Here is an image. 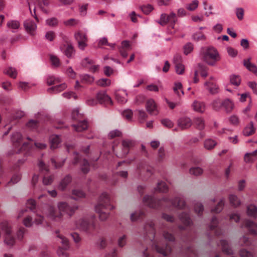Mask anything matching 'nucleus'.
Listing matches in <instances>:
<instances>
[{"mask_svg":"<svg viewBox=\"0 0 257 257\" xmlns=\"http://www.w3.org/2000/svg\"><path fill=\"white\" fill-rule=\"evenodd\" d=\"M58 211L50 205H47L43 210V212L50 219L55 221H61L64 215L72 216L78 209L76 204H70L66 201H60L57 204Z\"/></svg>","mask_w":257,"mask_h":257,"instance_id":"1","label":"nucleus"},{"mask_svg":"<svg viewBox=\"0 0 257 257\" xmlns=\"http://www.w3.org/2000/svg\"><path fill=\"white\" fill-rule=\"evenodd\" d=\"M157 22L162 26H165L168 23V16L166 14H162L160 17V20Z\"/></svg>","mask_w":257,"mask_h":257,"instance_id":"61","label":"nucleus"},{"mask_svg":"<svg viewBox=\"0 0 257 257\" xmlns=\"http://www.w3.org/2000/svg\"><path fill=\"white\" fill-rule=\"evenodd\" d=\"M230 82L235 86H238L241 82V78L239 75L232 74L230 76Z\"/></svg>","mask_w":257,"mask_h":257,"instance_id":"41","label":"nucleus"},{"mask_svg":"<svg viewBox=\"0 0 257 257\" xmlns=\"http://www.w3.org/2000/svg\"><path fill=\"white\" fill-rule=\"evenodd\" d=\"M144 204L150 208L159 209L161 207H167L171 204L173 207L180 209H183L186 207V203L183 196L179 195L173 199L168 197H164L160 199H157L151 195H146L143 198Z\"/></svg>","mask_w":257,"mask_h":257,"instance_id":"2","label":"nucleus"},{"mask_svg":"<svg viewBox=\"0 0 257 257\" xmlns=\"http://www.w3.org/2000/svg\"><path fill=\"white\" fill-rule=\"evenodd\" d=\"M127 94L125 90H119L115 92V99L118 102L124 104L127 101Z\"/></svg>","mask_w":257,"mask_h":257,"instance_id":"18","label":"nucleus"},{"mask_svg":"<svg viewBox=\"0 0 257 257\" xmlns=\"http://www.w3.org/2000/svg\"><path fill=\"white\" fill-rule=\"evenodd\" d=\"M24 26L27 32L31 35L35 34L37 30L36 24L31 20H27L24 23Z\"/></svg>","mask_w":257,"mask_h":257,"instance_id":"12","label":"nucleus"},{"mask_svg":"<svg viewBox=\"0 0 257 257\" xmlns=\"http://www.w3.org/2000/svg\"><path fill=\"white\" fill-rule=\"evenodd\" d=\"M81 81L86 84H91L94 82V78L88 74H83L80 75Z\"/></svg>","mask_w":257,"mask_h":257,"instance_id":"39","label":"nucleus"},{"mask_svg":"<svg viewBox=\"0 0 257 257\" xmlns=\"http://www.w3.org/2000/svg\"><path fill=\"white\" fill-rule=\"evenodd\" d=\"M239 243L241 246H248L250 245L251 242L248 237L243 236L239 239Z\"/></svg>","mask_w":257,"mask_h":257,"instance_id":"54","label":"nucleus"},{"mask_svg":"<svg viewBox=\"0 0 257 257\" xmlns=\"http://www.w3.org/2000/svg\"><path fill=\"white\" fill-rule=\"evenodd\" d=\"M111 81L109 79L107 78H101L97 81L96 84L97 85L105 87L110 85Z\"/></svg>","mask_w":257,"mask_h":257,"instance_id":"53","label":"nucleus"},{"mask_svg":"<svg viewBox=\"0 0 257 257\" xmlns=\"http://www.w3.org/2000/svg\"><path fill=\"white\" fill-rule=\"evenodd\" d=\"M257 160V149L251 153H246L244 156V161L246 163H252Z\"/></svg>","mask_w":257,"mask_h":257,"instance_id":"24","label":"nucleus"},{"mask_svg":"<svg viewBox=\"0 0 257 257\" xmlns=\"http://www.w3.org/2000/svg\"><path fill=\"white\" fill-rule=\"evenodd\" d=\"M80 163L81 164V169L83 173L86 174L89 171V164L86 159L81 160V157L78 154H75V157L73 161V164H76Z\"/></svg>","mask_w":257,"mask_h":257,"instance_id":"10","label":"nucleus"},{"mask_svg":"<svg viewBox=\"0 0 257 257\" xmlns=\"http://www.w3.org/2000/svg\"><path fill=\"white\" fill-rule=\"evenodd\" d=\"M74 37L78 42V48L81 50H84L87 46V38L86 34L78 32L75 34Z\"/></svg>","mask_w":257,"mask_h":257,"instance_id":"9","label":"nucleus"},{"mask_svg":"<svg viewBox=\"0 0 257 257\" xmlns=\"http://www.w3.org/2000/svg\"><path fill=\"white\" fill-rule=\"evenodd\" d=\"M77 121L78 123L77 124L72 125L75 131L82 132L88 128V124L87 121L85 120H80V119Z\"/></svg>","mask_w":257,"mask_h":257,"instance_id":"21","label":"nucleus"},{"mask_svg":"<svg viewBox=\"0 0 257 257\" xmlns=\"http://www.w3.org/2000/svg\"><path fill=\"white\" fill-rule=\"evenodd\" d=\"M222 107L224 108L225 111L227 113L230 112L234 108V103L233 101L228 99L226 98L222 101Z\"/></svg>","mask_w":257,"mask_h":257,"instance_id":"26","label":"nucleus"},{"mask_svg":"<svg viewBox=\"0 0 257 257\" xmlns=\"http://www.w3.org/2000/svg\"><path fill=\"white\" fill-rule=\"evenodd\" d=\"M155 190L160 192H166L168 190V187L165 182L160 181L158 183L157 186L155 188Z\"/></svg>","mask_w":257,"mask_h":257,"instance_id":"44","label":"nucleus"},{"mask_svg":"<svg viewBox=\"0 0 257 257\" xmlns=\"http://www.w3.org/2000/svg\"><path fill=\"white\" fill-rule=\"evenodd\" d=\"M96 97L98 101L101 103L112 104L111 98L106 94L105 91H100L97 93Z\"/></svg>","mask_w":257,"mask_h":257,"instance_id":"14","label":"nucleus"},{"mask_svg":"<svg viewBox=\"0 0 257 257\" xmlns=\"http://www.w3.org/2000/svg\"><path fill=\"white\" fill-rule=\"evenodd\" d=\"M50 59L51 64L53 66L55 67L59 66L60 64V60L57 56L51 54L50 55Z\"/></svg>","mask_w":257,"mask_h":257,"instance_id":"57","label":"nucleus"},{"mask_svg":"<svg viewBox=\"0 0 257 257\" xmlns=\"http://www.w3.org/2000/svg\"><path fill=\"white\" fill-rule=\"evenodd\" d=\"M174 92L179 97L184 95V92L182 90V85L180 82H176L173 87Z\"/></svg>","mask_w":257,"mask_h":257,"instance_id":"40","label":"nucleus"},{"mask_svg":"<svg viewBox=\"0 0 257 257\" xmlns=\"http://www.w3.org/2000/svg\"><path fill=\"white\" fill-rule=\"evenodd\" d=\"M250 61V58L247 60H244L243 65L248 71L252 72L257 76V67L255 64L251 63Z\"/></svg>","mask_w":257,"mask_h":257,"instance_id":"28","label":"nucleus"},{"mask_svg":"<svg viewBox=\"0 0 257 257\" xmlns=\"http://www.w3.org/2000/svg\"><path fill=\"white\" fill-rule=\"evenodd\" d=\"M228 199L229 200L230 203L234 207L239 206L241 203L240 200L238 197L234 194L229 195L228 196Z\"/></svg>","mask_w":257,"mask_h":257,"instance_id":"37","label":"nucleus"},{"mask_svg":"<svg viewBox=\"0 0 257 257\" xmlns=\"http://www.w3.org/2000/svg\"><path fill=\"white\" fill-rule=\"evenodd\" d=\"M67 88L66 83H63L55 86L52 87L48 89L49 92H54L55 93H59Z\"/></svg>","mask_w":257,"mask_h":257,"instance_id":"36","label":"nucleus"},{"mask_svg":"<svg viewBox=\"0 0 257 257\" xmlns=\"http://www.w3.org/2000/svg\"><path fill=\"white\" fill-rule=\"evenodd\" d=\"M146 108L151 115H156L159 113L157 104L153 99H149L147 100Z\"/></svg>","mask_w":257,"mask_h":257,"instance_id":"11","label":"nucleus"},{"mask_svg":"<svg viewBox=\"0 0 257 257\" xmlns=\"http://www.w3.org/2000/svg\"><path fill=\"white\" fill-rule=\"evenodd\" d=\"M65 55L68 58H71L74 54V50L71 45H68L64 51Z\"/></svg>","mask_w":257,"mask_h":257,"instance_id":"55","label":"nucleus"},{"mask_svg":"<svg viewBox=\"0 0 257 257\" xmlns=\"http://www.w3.org/2000/svg\"><path fill=\"white\" fill-rule=\"evenodd\" d=\"M72 181V177L69 175L65 176L59 183L57 188L62 191L65 190Z\"/></svg>","mask_w":257,"mask_h":257,"instance_id":"16","label":"nucleus"},{"mask_svg":"<svg viewBox=\"0 0 257 257\" xmlns=\"http://www.w3.org/2000/svg\"><path fill=\"white\" fill-rule=\"evenodd\" d=\"M204 86L210 93L212 94L216 93L218 92V86L213 81H207L204 83Z\"/></svg>","mask_w":257,"mask_h":257,"instance_id":"25","label":"nucleus"},{"mask_svg":"<svg viewBox=\"0 0 257 257\" xmlns=\"http://www.w3.org/2000/svg\"><path fill=\"white\" fill-rule=\"evenodd\" d=\"M228 119L230 123L233 125H237L239 123V117L236 115H232L229 117Z\"/></svg>","mask_w":257,"mask_h":257,"instance_id":"63","label":"nucleus"},{"mask_svg":"<svg viewBox=\"0 0 257 257\" xmlns=\"http://www.w3.org/2000/svg\"><path fill=\"white\" fill-rule=\"evenodd\" d=\"M193 123L196 127L199 130H203L205 127L204 120L201 117H195L193 119Z\"/></svg>","mask_w":257,"mask_h":257,"instance_id":"34","label":"nucleus"},{"mask_svg":"<svg viewBox=\"0 0 257 257\" xmlns=\"http://www.w3.org/2000/svg\"><path fill=\"white\" fill-rule=\"evenodd\" d=\"M4 242L8 246H12L15 243V239L12 234H7L5 235Z\"/></svg>","mask_w":257,"mask_h":257,"instance_id":"42","label":"nucleus"},{"mask_svg":"<svg viewBox=\"0 0 257 257\" xmlns=\"http://www.w3.org/2000/svg\"><path fill=\"white\" fill-rule=\"evenodd\" d=\"M57 241L60 242L63 247H59L57 250V254L59 257H69V254L66 250L69 248V243L68 239L63 235L60 234L58 230L56 231Z\"/></svg>","mask_w":257,"mask_h":257,"instance_id":"6","label":"nucleus"},{"mask_svg":"<svg viewBox=\"0 0 257 257\" xmlns=\"http://www.w3.org/2000/svg\"><path fill=\"white\" fill-rule=\"evenodd\" d=\"M220 243L223 252L226 254H232L233 253V250L230 248L226 240H220Z\"/></svg>","mask_w":257,"mask_h":257,"instance_id":"33","label":"nucleus"},{"mask_svg":"<svg viewBox=\"0 0 257 257\" xmlns=\"http://www.w3.org/2000/svg\"><path fill=\"white\" fill-rule=\"evenodd\" d=\"M177 21L176 15L174 13H171L169 15H168V23L170 24V26L172 28H174V25Z\"/></svg>","mask_w":257,"mask_h":257,"instance_id":"47","label":"nucleus"},{"mask_svg":"<svg viewBox=\"0 0 257 257\" xmlns=\"http://www.w3.org/2000/svg\"><path fill=\"white\" fill-rule=\"evenodd\" d=\"M20 23L17 21L12 20L7 23V26L9 29H12L13 32H15L14 30L18 29L20 27Z\"/></svg>","mask_w":257,"mask_h":257,"instance_id":"46","label":"nucleus"},{"mask_svg":"<svg viewBox=\"0 0 257 257\" xmlns=\"http://www.w3.org/2000/svg\"><path fill=\"white\" fill-rule=\"evenodd\" d=\"M201 53L204 61L209 65H215L216 62L220 60V55L214 47L203 49Z\"/></svg>","mask_w":257,"mask_h":257,"instance_id":"5","label":"nucleus"},{"mask_svg":"<svg viewBox=\"0 0 257 257\" xmlns=\"http://www.w3.org/2000/svg\"><path fill=\"white\" fill-rule=\"evenodd\" d=\"M134 142L131 140H125L122 142V152L121 154L116 153L118 157H123L128 154L129 149L134 145Z\"/></svg>","mask_w":257,"mask_h":257,"instance_id":"13","label":"nucleus"},{"mask_svg":"<svg viewBox=\"0 0 257 257\" xmlns=\"http://www.w3.org/2000/svg\"><path fill=\"white\" fill-rule=\"evenodd\" d=\"M144 231L150 240L154 239L156 231L155 224L152 220H147L144 226Z\"/></svg>","mask_w":257,"mask_h":257,"instance_id":"8","label":"nucleus"},{"mask_svg":"<svg viewBox=\"0 0 257 257\" xmlns=\"http://www.w3.org/2000/svg\"><path fill=\"white\" fill-rule=\"evenodd\" d=\"M0 227L2 230L4 232L5 235L12 234V227L10 223L9 222L7 221L2 222L0 224Z\"/></svg>","mask_w":257,"mask_h":257,"instance_id":"31","label":"nucleus"},{"mask_svg":"<svg viewBox=\"0 0 257 257\" xmlns=\"http://www.w3.org/2000/svg\"><path fill=\"white\" fill-rule=\"evenodd\" d=\"M145 216V213L142 210H137L131 213L130 219L132 222H135L143 219Z\"/></svg>","mask_w":257,"mask_h":257,"instance_id":"30","label":"nucleus"},{"mask_svg":"<svg viewBox=\"0 0 257 257\" xmlns=\"http://www.w3.org/2000/svg\"><path fill=\"white\" fill-rule=\"evenodd\" d=\"M255 128L254 127L253 122L250 121L248 125H246L243 131V134L245 136H249L255 133Z\"/></svg>","mask_w":257,"mask_h":257,"instance_id":"32","label":"nucleus"},{"mask_svg":"<svg viewBox=\"0 0 257 257\" xmlns=\"http://www.w3.org/2000/svg\"><path fill=\"white\" fill-rule=\"evenodd\" d=\"M192 124L191 119L188 117H181L178 120V125L181 129L190 127Z\"/></svg>","mask_w":257,"mask_h":257,"instance_id":"19","label":"nucleus"},{"mask_svg":"<svg viewBox=\"0 0 257 257\" xmlns=\"http://www.w3.org/2000/svg\"><path fill=\"white\" fill-rule=\"evenodd\" d=\"M225 199L222 198L216 205L211 209V211L213 213H218L220 212L224 206Z\"/></svg>","mask_w":257,"mask_h":257,"instance_id":"35","label":"nucleus"},{"mask_svg":"<svg viewBox=\"0 0 257 257\" xmlns=\"http://www.w3.org/2000/svg\"><path fill=\"white\" fill-rule=\"evenodd\" d=\"M243 226L247 228L250 234H257V223L250 219H246L244 222Z\"/></svg>","mask_w":257,"mask_h":257,"instance_id":"15","label":"nucleus"},{"mask_svg":"<svg viewBox=\"0 0 257 257\" xmlns=\"http://www.w3.org/2000/svg\"><path fill=\"white\" fill-rule=\"evenodd\" d=\"M239 254L240 257H254V255L251 252L245 249H241Z\"/></svg>","mask_w":257,"mask_h":257,"instance_id":"64","label":"nucleus"},{"mask_svg":"<svg viewBox=\"0 0 257 257\" xmlns=\"http://www.w3.org/2000/svg\"><path fill=\"white\" fill-rule=\"evenodd\" d=\"M180 221L186 226H190L192 224L189 214L187 213L182 212L179 215Z\"/></svg>","mask_w":257,"mask_h":257,"instance_id":"29","label":"nucleus"},{"mask_svg":"<svg viewBox=\"0 0 257 257\" xmlns=\"http://www.w3.org/2000/svg\"><path fill=\"white\" fill-rule=\"evenodd\" d=\"M50 148L51 149L58 148L61 142L60 136L56 135H52L50 138Z\"/></svg>","mask_w":257,"mask_h":257,"instance_id":"22","label":"nucleus"},{"mask_svg":"<svg viewBox=\"0 0 257 257\" xmlns=\"http://www.w3.org/2000/svg\"><path fill=\"white\" fill-rule=\"evenodd\" d=\"M222 101L219 98H216L213 100L211 103L212 108L216 111L219 110L222 107Z\"/></svg>","mask_w":257,"mask_h":257,"instance_id":"50","label":"nucleus"},{"mask_svg":"<svg viewBox=\"0 0 257 257\" xmlns=\"http://www.w3.org/2000/svg\"><path fill=\"white\" fill-rule=\"evenodd\" d=\"M54 178L55 177L53 175H45L43 177V183L45 185H51L53 183Z\"/></svg>","mask_w":257,"mask_h":257,"instance_id":"49","label":"nucleus"},{"mask_svg":"<svg viewBox=\"0 0 257 257\" xmlns=\"http://www.w3.org/2000/svg\"><path fill=\"white\" fill-rule=\"evenodd\" d=\"M95 217L92 218L82 217L77 220L75 222L76 228L81 231H85L88 234H93L98 232L100 226L94 220Z\"/></svg>","mask_w":257,"mask_h":257,"instance_id":"4","label":"nucleus"},{"mask_svg":"<svg viewBox=\"0 0 257 257\" xmlns=\"http://www.w3.org/2000/svg\"><path fill=\"white\" fill-rule=\"evenodd\" d=\"M138 171L140 173H142L144 172H146L148 175H151L152 174V169L151 168L145 166L143 165H140L138 168Z\"/></svg>","mask_w":257,"mask_h":257,"instance_id":"48","label":"nucleus"},{"mask_svg":"<svg viewBox=\"0 0 257 257\" xmlns=\"http://www.w3.org/2000/svg\"><path fill=\"white\" fill-rule=\"evenodd\" d=\"M190 174L194 176H199L203 173V170L199 167H192L189 170Z\"/></svg>","mask_w":257,"mask_h":257,"instance_id":"51","label":"nucleus"},{"mask_svg":"<svg viewBox=\"0 0 257 257\" xmlns=\"http://www.w3.org/2000/svg\"><path fill=\"white\" fill-rule=\"evenodd\" d=\"M155 248L157 251L164 256L168 255L171 252V248L170 246L167 244L165 246H160L159 244L156 245Z\"/></svg>","mask_w":257,"mask_h":257,"instance_id":"27","label":"nucleus"},{"mask_svg":"<svg viewBox=\"0 0 257 257\" xmlns=\"http://www.w3.org/2000/svg\"><path fill=\"white\" fill-rule=\"evenodd\" d=\"M72 195L74 196L73 197L74 199L83 198L85 197V193L81 190L74 189L72 191Z\"/></svg>","mask_w":257,"mask_h":257,"instance_id":"52","label":"nucleus"},{"mask_svg":"<svg viewBox=\"0 0 257 257\" xmlns=\"http://www.w3.org/2000/svg\"><path fill=\"white\" fill-rule=\"evenodd\" d=\"M61 81V79L59 77H56L54 76H49L47 78V83L49 85H56Z\"/></svg>","mask_w":257,"mask_h":257,"instance_id":"45","label":"nucleus"},{"mask_svg":"<svg viewBox=\"0 0 257 257\" xmlns=\"http://www.w3.org/2000/svg\"><path fill=\"white\" fill-rule=\"evenodd\" d=\"M247 215L253 218H257V206L253 204H250L246 206Z\"/></svg>","mask_w":257,"mask_h":257,"instance_id":"23","label":"nucleus"},{"mask_svg":"<svg viewBox=\"0 0 257 257\" xmlns=\"http://www.w3.org/2000/svg\"><path fill=\"white\" fill-rule=\"evenodd\" d=\"M204 210L203 205L199 202L196 203L194 205V211L198 215H200Z\"/></svg>","mask_w":257,"mask_h":257,"instance_id":"59","label":"nucleus"},{"mask_svg":"<svg viewBox=\"0 0 257 257\" xmlns=\"http://www.w3.org/2000/svg\"><path fill=\"white\" fill-rule=\"evenodd\" d=\"M21 179V174H18V173L15 174L12 176L11 180L8 182L7 186L9 185V184H10L11 183L13 184L17 183L18 182H19L20 181Z\"/></svg>","mask_w":257,"mask_h":257,"instance_id":"56","label":"nucleus"},{"mask_svg":"<svg viewBox=\"0 0 257 257\" xmlns=\"http://www.w3.org/2000/svg\"><path fill=\"white\" fill-rule=\"evenodd\" d=\"M193 109L198 112L203 113L206 109V105L203 102L194 101L192 104Z\"/></svg>","mask_w":257,"mask_h":257,"instance_id":"20","label":"nucleus"},{"mask_svg":"<svg viewBox=\"0 0 257 257\" xmlns=\"http://www.w3.org/2000/svg\"><path fill=\"white\" fill-rule=\"evenodd\" d=\"M5 74L9 75L12 78H16L17 76V71L16 68L13 67H9L4 71Z\"/></svg>","mask_w":257,"mask_h":257,"instance_id":"38","label":"nucleus"},{"mask_svg":"<svg viewBox=\"0 0 257 257\" xmlns=\"http://www.w3.org/2000/svg\"><path fill=\"white\" fill-rule=\"evenodd\" d=\"M113 208L114 206L110 203L108 194L105 192L102 193L95 206V211L98 214L99 219L101 221L106 220L109 216V211Z\"/></svg>","mask_w":257,"mask_h":257,"instance_id":"3","label":"nucleus"},{"mask_svg":"<svg viewBox=\"0 0 257 257\" xmlns=\"http://www.w3.org/2000/svg\"><path fill=\"white\" fill-rule=\"evenodd\" d=\"M38 122L37 120L31 119L26 124L27 127L30 130H33L38 127Z\"/></svg>","mask_w":257,"mask_h":257,"instance_id":"60","label":"nucleus"},{"mask_svg":"<svg viewBox=\"0 0 257 257\" xmlns=\"http://www.w3.org/2000/svg\"><path fill=\"white\" fill-rule=\"evenodd\" d=\"M216 145V142L213 139H208L205 140L204 146L205 149L211 150L213 149Z\"/></svg>","mask_w":257,"mask_h":257,"instance_id":"43","label":"nucleus"},{"mask_svg":"<svg viewBox=\"0 0 257 257\" xmlns=\"http://www.w3.org/2000/svg\"><path fill=\"white\" fill-rule=\"evenodd\" d=\"M162 230L163 236L166 240L169 241H174L175 240L174 236L170 232L173 231V228L172 227L169 228L164 225Z\"/></svg>","mask_w":257,"mask_h":257,"instance_id":"17","label":"nucleus"},{"mask_svg":"<svg viewBox=\"0 0 257 257\" xmlns=\"http://www.w3.org/2000/svg\"><path fill=\"white\" fill-rule=\"evenodd\" d=\"M11 141L14 147L18 149L16 153H19L23 150L25 149L26 146L28 145L27 143H23V137L19 132H15L11 136Z\"/></svg>","mask_w":257,"mask_h":257,"instance_id":"7","label":"nucleus"},{"mask_svg":"<svg viewBox=\"0 0 257 257\" xmlns=\"http://www.w3.org/2000/svg\"><path fill=\"white\" fill-rule=\"evenodd\" d=\"M82 65L83 67L89 68V67L94 63V61L89 58H85L82 61Z\"/></svg>","mask_w":257,"mask_h":257,"instance_id":"62","label":"nucleus"},{"mask_svg":"<svg viewBox=\"0 0 257 257\" xmlns=\"http://www.w3.org/2000/svg\"><path fill=\"white\" fill-rule=\"evenodd\" d=\"M71 117L74 120H78L82 118V114L79 112L78 109H74L72 111Z\"/></svg>","mask_w":257,"mask_h":257,"instance_id":"58","label":"nucleus"}]
</instances>
